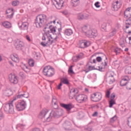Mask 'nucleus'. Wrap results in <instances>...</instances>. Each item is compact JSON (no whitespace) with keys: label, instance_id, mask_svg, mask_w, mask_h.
Instances as JSON below:
<instances>
[{"label":"nucleus","instance_id":"obj_41","mask_svg":"<svg viewBox=\"0 0 131 131\" xmlns=\"http://www.w3.org/2000/svg\"><path fill=\"white\" fill-rule=\"evenodd\" d=\"M127 121H128L127 124L128 126H130V127H131V116L128 118Z\"/></svg>","mask_w":131,"mask_h":131},{"label":"nucleus","instance_id":"obj_28","mask_svg":"<svg viewBox=\"0 0 131 131\" xmlns=\"http://www.w3.org/2000/svg\"><path fill=\"white\" fill-rule=\"evenodd\" d=\"M101 29L102 31H106L107 29V24L105 23L101 24Z\"/></svg>","mask_w":131,"mask_h":131},{"label":"nucleus","instance_id":"obj_55","mask_svg":"<svg viewBox=\"0 0 131 131\" xmlns=\"http://www.w3.org/2000/svg\"><path fill=\"white\" fill-rule=\"evenodd\" d=\"M62 14H63V15H68V12L67 11H63L62 12Z\"/></svg>","mask_w":131,"mask_h":131},{"label":"nucleus","instance_id":"obj_44","mask_svg":"<svg viewBox=\"0 0 131 131\" xmlns=\"http://www.w3.org/2000/svg\"><path fill=\"white\" fill-rule=\"evenodd\" d=\"M62 85H63V84L60 82V83L57 86V90H61L62 88Z\"/></svg>","mask_w":131,"mask_h":131},{"label":"nucleus","instance_id":"obj_3","mask_svg":"<svg viewBox=\"0 0 131 131\" xmlns=\"http://www.w3.org/2000/svg\"><path fill=\"white\" fill-rule=\"evenodd\" d=\"M42 73L45 76L52 77L55 75V69L51 66H47L43 68Z\"/></svg>","mask_w":131,"mask_h":131},{"label":"nucleus","instance_id":"obj_62","mask_svg":"<svg viewBox=\"0 0 131 131\" xmlns=\"http://www.w3.org/2000/svg\"><path fill=\"white\" fill-rule=\"evenodd\" d=\"M39 130L38 129H34L33 131H38Z\"/></svg>","mask_w":131,"mask_h":131},{"label":"nucleus","instance_id":"obj_38","mask_svg":"<svg viewBox=\"0 0 131 131\" xmlns=\"http://www.w3.org/2000/svg\"><path fill=\"white\" fill-rule=\"evenodd\" d=\"M80 58H81V56L80 55L77 56H74L73 57V61L74 62H76V61H77L79 59H80Z\"/></svg>","mask_w":131,"mask_h":131},{"label":"nucleus","instance_id":"obj_24","mask_svg":"<svg viewBox=\"0 0 131 131\" xmlns=\"http://www.w3.org/2000/svg\"><path fill=\"white\" fill-rule=\"evenodd\" d=\"M13 95V91L11 90H7L4 92V95L7 97H10Z\"/></svg>","mask_w":131,"mask_h":131},{"label":"nucleus","instance_id":"obj_30","mask_svg":"<svg viewBox=\"0 0 131 131\" xmlns=\"http://www.w3.org/2000/svg\"><path fill=\"white\" fill-rule=\"evenodd\" d=\"M107 81L110 84H112V83L115 81V79H114V77L107 78Z\"/></svg>","mask_w":131,"mask_h":131},{"label":"nucleus","instance_id":"obj_46","mask_svg":"<svg viewBox=\"0 0 131 131\" xmlns=\"http://www.w3.org/2000/svg\"><path fill=\"white\" fill-rule=\"evenodd\" d=\"M52 104L53 105H54V106H57V100L53 99L52 100Z\"/></svg>","mask_w":131,"mask_h":131},{"label":"nucleus","instance_id":"obj_54","mask_svg":"<svg viewBox=\"0 0 131 131\" xmlns=\"http://www.w3.org/2000/svg\"><path fill=\"white\" fill-rule=\"evenodd\" d=\"M116 119V117H114L111 119V121L112 122H113V121H114V120H115Z\"/></svg>","mask_w":131,"mask_h":131},{"label":"nucleus","instance_id":"obj_27","mask_svg":"<svg viewBox=\"0 0 131 131\" xmlns=\"http://www.w3.org/2000/svg\"><path fill=\"white\" fill-rule=\"evenodd\" d=\"M60 82H61V83H64V84H69V80H68V79L66 77L61 78L60 79Z\"/></svg>","mask_w":131,"mask_h":131},{"label":"nucleus","instance_id":"obj_9","mask_svg":"<svg viewBox=\"0 0 131 131\" xmlns=\"http://www.w3.org/2000/svg\"><path fill=\"white\" fill-rule=\"evenodd\" d=\"M45 21L43 17H37L35 20V25L37 28H41L42 27V23Z\"/></svg>","mask_w":131,"mask_h":131},{"label":"nucleus","instance_id":"obj_12","mask_svg":"<svg viewBox=\"0 0 131 131\" xmlns=\"http://www.w3.org/2000/svg\"><path fill=\"white\" fill-rule=\"evenodd\" d=\"M9 81L11 83L17 84L18 83V78L15 74H10L9 76Z\"/></svg>","mask_w":131,"mask_h":131},{"label":"nucleus","instance_id":"obj_21","mask_svg":"<svg viewBox=\"0 0 131 131\" xmlns=\"http://www.w3.org/2000/svg\"><path fill=\"white\" fill-rule=\"evenodd\" d=\"M124 15L126 17H131V8L126 9L124 12Z\"/></svg>","mask_w":131,"mask_h":131},{"label":"nucleus","instance_id":"obj_64","mask_svg":"<svg viewBox=\"0 0 131 131\" xmlns=\"http://www.w3.org/2000/svg\"><path fill=\"white\" fill-rule=\"evenodd\" d=\"M128 39H129V41H130V40H131V37H129Z\"/></svg>","mask_w":131,"mask_h":131},{"label":"nucleus","instance_id":"obj_31","mask_svg":"<svg viewBox=\"0 0 131 131\" xmlns=\"http://www.w3.org/2000/svg\"><path fill=\"white\" fill-rule=\"evenodd\" d=\"M46 114H47V112L45 110L42 111L39 114V118H43V117L46 116Z\"/></svg>","mask_w":131,"mask_h":131},{"label":"nucleus","instance_id":"obj_37","mask_svg":"<svg viewBox=\"0 0 131 131\" xmlns=\"http://www.w3.org/2000/svg\"><path fill=\"white\" fill-rule=\"evenodd\" d=\"M107 78L114 77V73L113 72H109L107 74Z\"/></svg>","mask_w":131,"mask_h":131},{"label":"nucleus","instance_id":"obj_6","mask_svg":"<svg viewBox=\"0 0 131 131\" xmlns=\"http://www.w3.org/2000/svg\"><path fill=\"white\" fill-rule=\"evenodd\" d=\"M65 0H54L52 1V4L58 10H61L64 6Z\"/></svg>","mask_w":131,"mask_h":131},{"label":"nucleus","instance_id":"obj_1","mask_svg":"<svg viewBox=\"0 0 131 131\" xmlns=\"http://www.w3.org/2000/svg\"><path fill=\"white\" fill-rule=\"evenodd\" d=\"M61 28L58 29V32L56 31V28L53 26L50 25L48 28H45L44 29L45 34L42 37V40L44 42H41V46L43 47H47V45H52L53 41H54V38L52 36V34H60L61 33Z\"/></svg>","mask_w":131,"mask_h":131},{"label":"nucleus","instance_id":"obj_48","mask_svg":"<svg viewBox=\"0 0 131 131\" xmlns=\"http://www.w3.org/2000/svg\"><path fill=\"white\" fill-rule=\"evenodd\" d=\"M116 33V30L114 29L113 30V31L111 33V36H113L114 34Z\"/></svg>","mask_w":131,"mask_h":131},{"label":"nucleus","instance_id":"obj_57","mask_svg":"<svg viewBox=\"0 0 131 131\" xmlns=\"http://www.w3.org/2000/svg\"><path fill=\"white\" fill-rule=\"evenodd\" d=\"M97 69H98V70H100V71H102L103 68L102 67H98V68Z\"/></svg>","mask_w":131,"mask_h":131},{"label":"nucleus","instance_id":"obj_52","mask_svg":"<svg viewBox=\"0 0 131 131\" xmlns=\"http://www.w3.org/2000/svg\"><path fill=\"white\" fill-rule=\"evenodd\" d=\"M99 4H100V3L98 2L95 4V6L96 7V8H100V5H99Z\"/></svg>","mask_w":131,"mask_h":131},{"label":"nucleus","instance_id":"obj_19","mask_svg":"<svg viewBox=\"0 0 131 131\" xmlns=\"http://www.w3.org/2000/svg\"><path fill=\"white\" fill-rule=\"evenodd\" d=\"M94 69H95L94 67H92L90 66V64H87L86 66L84 67V71H85V72L88 73L91 71V70H94Z\"/></svg>","mask_w":131,"mask_h":131},{"label":"nucleus","instance_id":"obj_58","mask_svg":"<svg viewBox=\"0 0 131 131\" xmlns=\"http://www.w3.org/2000/svg\"><path fill=\"white\" fill-rule=\"evenodd\" d=\"M97 115H98V113H97V112H95V113L93 114V116H97Z\"/></svg>","mask_w":131,"mask_h":131},{"label":"nucleus","instance_id":"obj_16","mask_svg":"<svg viewBox=\"0 0 131 131\" xmlns=\"http://www.w3.org/2000/svg\"><path fill=\"white\" fill-rule=\"evenodd\" d=\"M18 25L23 30H27L29 24L27 22H23L21 26L20 25V24H18Z\"/></svg>","mask_w":131,"mask_h":131},{"label":"nucleus","instance_id":"obj_2","mask_svg":"<svg viewBox=\"0 0 131 131\" xmlns=\"http://www.w3.org/2000/svg\"><path fill=\"white\" fill-rule=\"evenodd\" d=\"M82 32L84 33L85 35L91 37V36H93V37H96L98 36V32L97 30L94 29H91V28H88L86 26H84L82 28Z\"/></svg>","mask_w":131,"mask_h":131},{"label":"nucleus","instance_id":"obj_5","mask_svg":"<svg viewBox=\"0 0 131 131\" xmlns=\"http://www.w3.org/2000/svg\"><path fill=\"white\" fill-rule=\"evenodd\" d=\"M102 93L100 92H95L91 95V99L93 102H100L102 100Z\"/></svg>","mask_w":131,"mask_h":131},{"label":"nucleus","instance_id":"obj_43","mask_svg":"<svg viewBox=\"0 0 131 131\" xmlns=\"http://www.w3.org/2000/svg\"><path fill=\"white\" fill-rule=\"evenodd\" d=\"M96 60L97 62H102V60H103V58L101 56H98L96 58Z\"/></svg>","mask_w":131,"mask_h":131},{"label":"nucleus","instance_id":"obj_32","mask_svg":"<svg viewBox=\"0 0 131 131\" xmlns=\"http://www.w3.org/2000/svg\"><path fill=\"white\" fill-rule=\"evenodd\" d=\"M64 33L66 35H71L73 32H72V30L71 29H67L66 30Z\"/></svg>","mask_w":131,"mask_h":131},{"label":"nucleus","instance_id":"obj_50","mask_svg":"<svg viewBox=\"0 0 131 131\" xmlns=\"http://www.w3.org/2000/svg\"><path fill=\"white\" fill-rule=\"evenodd\" d=\"M114 98H115V93H113L111 96V100H114Z\"/></svg>","mask_w":131,"mask_h":131},{"label":"nucleus","instance_id":"obj_59","mask_svg":"<svg viewBox=\"0 0 131 131\" xmlns=\"http://www.w3.org/2000/svg\"><path fill=\"white\" fill-rule=\"evenodd\" d=\"M83 19V17H78V20H82Z\"/></svg>","mask_w":131,"mask_h":131},{"label":"nucleus","instance_id":"obj_42","mask_svg":"<svg viewBox=\"0 0 131 131\" xmlns=\"http://www.w3.org/2000/svg\"><path fill=\"white\" fill-rule=\"evenodd\" d=\"M105 97L106 98H109V97H110V90H107L106 92Z\"/></svg>","mask_w":131,"mask_h":131},{"label":"nucleus","instance_id":"obj_25","mask_svg":"<svg viewBox=\"0 0 131 131\" xmlns=\"http://www.w3.org/2000/svg\"><path fill=\"white\" fill-rule=\"evenodd\" d=\"M14 9L13 8H10L8 9L6 11L7 14H9L7 16L8 17H13L14 16Z\"/></svg>","mask_w":131,"mask_h":131},{"label":"nucleus","instance_id":"obj_13","mask_svg":"<svg viewBox=\"0 0 131 131\" xmlns=\"http://www.w3.org/2000/svg\"><path fill=\"white\" fill-rule=\"evenodd\" d=\"M78 93V90L75 88H73L71 90L69 95V98L71 100L75 97L76 94Z\"/></svg>","mask_w":131,"mask_h":131},{"label":"nucleus","instance_id":"obj_39","mask_svg":"<svg viewBox=\"0 0 131 131\" xmlns=\"http://www.w3.org/2000/svg\"><path fill=\"white\" fill-rule=\"evenodd\" d=\"M125 25H131V17H129L126 20Z\"/></svg>","mask_w":131,"mask_h":131},{"label":"nucleus","instance_id":"obj_26","mask_svg":"<svg viewBox=\"0 0 131 131\" xmlns=\"http://www.w3.org/2000/svg\"><path fill=\"white\" fill-rule=\"evenodd\" d=\"M124 30L126 33H131V25H125Z\"/></svg>","mask_w":131,"mask_h":131},{"label":"nucleus","instance_id":"obj_20","mask_svg":"<svg viewBox=\"0 0 131 131\" xmlns=\"http://www.w3.org/2000/svg\"><path fill=\"white\" fill-rule=\"evenodd\" d=\"M24 46H25L24 42H23L22 41H18L17 42V45L16 46V48L17 50H22V48H23V47H24Z\"/></svg>","mask_w":131,"mask_h":131},{"label":"nucleus","instance_id":"obj_51","mask_svg":"<svg viewBox=\"0 0 131 131\" xmlns=\"http://www.w3.org/2000/svg\"><path fill=\"white\" fill-rule=\"evenodd\" d=\"M3 118H4V114H3V112H0V120L3 119Z\"/></svg>","mask_w":131,"mask_h":131},{"label":"nucleus","instance_id":"obj_15","mask_svg":"<svg viewBox=\"0 0 131 131\" xmlns=\"http://www.w3.org/2000/svg\"><path fill=\"white\" fill-rule=\"evenodd\" d=\"M11 58L15 63H19L20 59H19V56L16 54H13L11 55Z\"/></svg>","mask_w":131,"mask_h":131},{"label":"nucleus","instance_id":"obj_8","mask_svg":"<svg viewBox=\"0 0 131 131\" xmlns=\"http://www.w3.org/2000/svg\"><path fill=\"white\" fill-rule=\"evenodd\" d=\"M122 5V1L121 0H117L114 3L113 6V10L114 11H118Z\"/></svg>","mask_w":131,"mask_h":131},{"label":"nucleus","instance_id":"obj_18","mask_svg":"<svg viewBox=\"0 0 131 131\" xmlns=\"http://www.w3.org/2000/svg\"><path fill=\"white\" fill-rule=\"evenodd\" d=\"M60 106L61 107H62V108H64V109L68 110V111L71 110V108H72L71 104H66L64 103H60Z\"/></svg>","mask_w":131,"mask_h":131},{"label":"nucleus","instance_id":"obj_47","mask_svg":"<svg viewBox=\"0 0 131 131\" xmlns=\"http://www.w3.org/2000/svg\"><path fill=\"white\" fill-rule=\"evenodd\" d=\"M23 98H28L29 97V94L28 93H25L23 94Z\"/></svg>","mask_w":131,"mask_h":131},{"label":"nucleus","instance_id":"obj_23","mask_svg":"<svg viewBox=\"0 0 131 131\" xmlns=\"http://www.w3.org/2000/svg\"><path fill=\"white\" fill-rule=\"evenodd\" d=\"M71 4L73 7H77L80 4V0H71Z\"/></svg>","mask_w":131,"mask_h":131},{"label":"nucleus","instance_id":"obj_34","mask_svg":"<svg viewBox=\"0 0 131 131\" xmlns=\"http://www.w3.org/2000/svg\"><path fill=\"white\" fill-rule=\"evenodd\" d=\"M126 74H131V67H127L125 71Z\"/></svg>","mask_w":131,"mask_h":131},{"label":"nucleus","instance_id":"obj_60","mask_svg":"<svg viewBox=\"0 0 131 131\" xmlns=\"http://www.w3.org/2000/svg\"><path fill=\"white\" fill-rule=\"evenodd\" d=\"M3 60V58L2 57V56L0 55V62H2Z\"/></svg>","mask_w":131,"mask_h":131},{"label":"nucleus","instance_id":"obj_61","mask_svg":"<svg viewBox=\"0 0 131 131\" xmlns=\"http://www.w3.org/2000/svg\"><path fill=\"white\" fill-rule=\"evenodd\" d=\"M55 113V112L54 111H52L51 113V114H53L54 116H55V115H54V113Z\"/></svg>","mask_w":131,"mask_h":131},{"label":"nucleus","instance_id":"obj_45","mask_svg":"<svg viewBox=\"0 0 131 131\" xmlns=\"http://www.w3.org/2000/svg\"><path fill=\"white\" fill-rule=\"evenodd\" d=\"M115 52L116 53V54H119V53H120V49L118 48H115Z\"/></svg>","mask_w":131,"mask_h":131},{"label":"nucleus","instance_id":"obj_33","mask_svg":"<svg viewBox=\"0 0 131 131\" xmlns=\"http://www.w3.org/2000/svg\"><path fill=\"white\" fill-rule=\"evenodd\" d=\"M73 67V66H71L68 70V73L70 74V75H72V74H74V72H73V69H72Z\"/></svg>","mask_w":131,"mask_h":131},{"label":"nucleus","instance_id":"obj_56","mask_svg":"<svg viewBox=\"0 0 131 131\" xmlns=\"http://www.w3.org/2000/svg\"><path fill=\"white\" fill-rule=\"evenodd\" d=\"M38 16H40L41 17H47V15H46V14H39Z\"/></svg>","mask_w":131,"mask_h":131},{"label":"nucleus","instance_id":"obj_10","mask_svg":"<svg viewBox=\"0 0 131 131\" xmlns=\"http://www.w3.org/2000/svg\"><path fill=\"white\" fill-rule=\"evenodd\" d=\"M90 45L91 42L90 41L85 40H81L79 41L78 46L81 49H84V48H88Z\"/></svg>","mask_w":131,"mask_h":131},{"label":"nucleus","instance_id":"obj_4","mask_svg":"<svg viewBox=\"0 0 131 131\" xmlns=\"http://www.w3.org/2000/svg\"><path fill=\"white\" fill-rule=\"evenodd\" d=\"M11 101H9L8 103H6L4 105V111L7 112V113H10V114H13L14 113V105Z\"/></svg>","mask_w":131,"mask_h":131},{"label":"nucleus","instance_id":"obj_63","mask_svg":"<svg viewBox=\"0 0 131 131\" xmlns=\"http://www.w3.org/2000/svg\"><path fill=\"white\" fill-rule=\"evenodd\" d=\"M93 63H96V59H93Z\"/></svg>","mask_w":131,"mask_h":131},{"label":"nucleus","instance_id":"obj_11","mask_svg":"<svg viewBox=\"0 0 131 131\" xmlns=\"http://www.w3.org/2000/svg\"><path fill=\"white\" fill-rule=\"evenodd\" d=\"M26 103L24 101L19 102L16 105V109L18 111H23L25 109Z\"/></svg>","mask_w":131,"mask_h":131},{"label":"nucleus","instance_id":"obj_29","mask_svg":"<svg viewBox=\"0 0 131 131\" xmlns=\"http://www.w3.org/2000/svg\"><path fill=\"white\" fill-rule=\"evenodd\" d=\"M22 98H23V94H18L16 96L13 97V99L12 100V102H14V101H16V100L18 99H22Z\"/></svg>","mask_w":131,"mask_h":131},{"label":"nucleus","instance_id":"obj_35","mask_svg":"<svg viewBox=\"0 0 131 131\" xmlns=\"http://www.w3.org/2000/svg\"><path fill=\"white\" fill-rule=\"evenodd\" d=\"M116 103H115V100H114V99H111L110 101V105H109V107L110 108L112 107V106L114 105H115Z\"/></svg>","mask_w":131,"mask_h":131},{"label":"nucleus","instance_id":"obj_7","mask_svg":"<svg viewBox=\"0 0 131 131\" xmlns=\"http://www.w3.org/2000/svg\"><path fill=\"white\" fill-rule=\"evenodd\" d=\"M75 99H76V101L78 103L81 104L88 101V96L83 94H79L76 97Z\"/></svg>","mask_w":131,"mask_h":131},{"label":"nucleus","instance_id":"obj_53","mask_svg":"<svg viewBox=\"0 0 131 131\" xmlns=\"http://www.w3.org/2000/svg\"><path fill=\"white\" fill-rule=\"evenodd\" d=\"M78 17H84V15L82 13H79L78 14Z\"/></svg>","mask_w":131,"mask_h":131},{"label":"nucleus","instance_id":"obj_14","mask_svg":"<svg viewBox=\"0 0 131 131\" xmlns=\"http://www.w3.org/2000/svg\"><path fill=\"white\" fill-rule=\"evenodd\" d=\"M128 80H129V78L128 77H124L121 80L120 85H121V86H124V85H126V84L128 82Z\"/></svg>","mask_w":131,"mask_h":131},{"label":"nucleus","instance_id":"obj_49","mask_svg":"<svg viewBox=\"0 0 131 131\" xmlns=\"http://www.w3.org/2000/svg\"><path fill=\"white\" fill-rule=\"evenodd\" d=\"M26 38L28 41H29V42L31 41V39H30V37H29V35H26Z\"/></svg>","mask_w":131,"mask_h":131},{"label":"nucleus","instance_id":"obj_22","mask_svg":"<svg viewBox=\"0 0 131 131\" xmlns=\"http://www.w3.org/2000/svg\"><path fill=\"white\" fill-rule=\"evenodd\" d=\"M21 68L27 73H29L31 71L30 68H28V67L25 64H21Z\"/></svg>","mask_w":131,"mask_h":131},{"label":"nucleus","instance_id":"obj_17","mask_svg":"<svg viewBox=\"0 0 131 131\" xmlns=\"http://www.w3.org/2000/svg\"><path fill=\"white\" fill-rule=\"evenodd\" d=\"M2 25L5 28H7L8 29L12 28V24L9 21H4L2 23Z\"/></svg>","mask_w":131,"mask_h":131},{"label":"nucleus","instance_id":"obj_36","mask_svg":"<svg viewBox=\"0 0 131 131\" xmlns=\"http://www.w3.org/2000/svg\"><path fill=\"white\" fill-rule=\"evenodd\" d=\"M29 65L31 67H33V66H34V60H33V59H29Z\"/></svg>","mask_w":131,"mask_h":131},{"label":"nucleus","instance_id":"obj_40","mask_svg":"<svg viewBox=\"0 0 131 131\" xmlns=\"http://www.w3.org/2000/svg\"><path fill=\"white\" fill-rule=\"evenodd\" d=\"M12 5L13 7H16V6H18V5H19V1H13Z\"/></svg>","mask_w":131,"mask_h":131}]
</instances>
